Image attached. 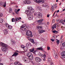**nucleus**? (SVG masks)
<instances>
[{
  "label": "nucleus",
  "instance_id": "obj_1",
  "mask_svg": "<svg viewBox=\"0 0 65 65\" xmlns=\"http://www.w3.org/2000/svg\"><path fill=\"white\" fill-rule=\"evenodd\" d=\"M0 44L2 46V51L6 52L8 48V46L3 43L1 42Z\"/></svg>",
  "mask_w": 65,
  "mask_h": 65
},
{
  "label": "nucleus",
  "instance_id": "obj_2",
  "mask_svg": "<svg viewBox=\"0 0 65 65\" xmlns=\"http://www.w3.org/2000/svg\"><path fill=\"white\" fill-rule=\"evenodd\" d=\"M29 9L30 10H26L25 11V12L27 14H29V15H31V14H32V13L34 12V9H33L32 7H29Z\"/></svg>",
  "mask_w": 65,
  "mask_h": 65
},
{
  "label": "nucleus",
  "instance_id": "obj_3",
  "mask_svg": "<svg viewBox=\"0 0 65 65\" xmlns=\"http://www.w3.org/2000/svg\"><path fill=\"white\" fill-rule=\"evenodd\" d=\"M26 34L28 37H32L33 36L32 34V32L29 30L27 31L26 32Z\"/></svg>",
  "mask_w": 65,
  "mask_h": 65
},
{
  "label": "nucleus",
  "instance_id": "obj_4",
  "mask_svg": "<svg viewBox=\"0 0 65 65\" xmlns=\"http://www.w3.org/2000/svg\"><path fill=\"white\" fill-rule=\"evenodd\" d=\"M35 2L36 3H38L39 4L40 3H44V1L43 0H35Z\"/></svg>",
  "mask_w": 65,
  "mask_h": 65
},
{
  "label": "nucleus",
  "instance_id": "obj_5",
  "mask_svg": "<svg viewBox=\"0 0 65 65\" xmlns=\"http://www.w3.org/2000/svg\"><path fill=\"white\" fill-rule=\"evenodd\" d=\"M35 60L37 62H40L41 61V59L39 57H36L35 58Z\"/></svg>",
  "mask_w": 65,
  "mask_h": 65
},
{
  "label": "nucleus",
  "instance_id": "obj_6",
  "mask_svg": "<svg viewBox=\"0 0 65 65\" xmlns=\"http://www.w3.org/2000/svg\"><path fill=\"white\" fill-rule=\"evenodd\" d=\"M24 4H30L31 3V2L30 1H26L23 2Z\"/></svg>",
  "mask_w": 65,
  "mask_h": 65
},
{
  "label": "nucleus",
  "instance_id": "obj_7",
  "mask_svg": "<svg viewBox=\"0 0 65 65\" xmlns=\"http://www.w3.org/2000/svg\"><path fill=\"white\" fill-rule=\"evenodd\" d=\"M27 15H29L30 16L28 18V20H32V19H33V15L31 14L30 15H29V14H27Z\"/></svg>",
  "mask_w": 65,
  "mask_h": 65
},
{
  "label": "nucleus",
  "instance_id": "obj_8",
  "mask_svg": "<svg viewBox=\"0 0 65 65\" xmlns=\"http://www.w3.org/2000/svg\"><path fill=\"white\" fill-rule=\"evenodd\" d=\"M61 56L63 58H65V51H63L61 53Z\"/></svg>",
  "mask_w": 65,
  "mask_h": 65
},
{
  "label": "nucleus",
  "instance_id": "obj_9",
  "mask_svg": "<svg viewBox=\"0 0 65 65\" xmlns=\"http://www.w3.org/2000/svg\"><path fill=\"white\" fill-rule=\"evenodd\" d=\"M27 57H28V58H29L30 57L32 56V54L31 53H28L27 54Z\"/></svg>",
  "mask_w": 65,
  "mask_h": 65
},
{
  "label": "nucleus",
  "instance_id": "obj_10",
  "mask_svg": "<svg viewBox=\"0 0 65 65\" xmlns=\"http://www.w3.org/2000/svg\"><path fill=\"white\" fill-rule=\"evenodd\" d=\"M4 32L5 35H6L8 34V30L7 29H6L4 30Z\"/></svg>",
  "mask_w": 65,
  "mask_h": 65
},
{
  "label": "nucleus",
  "instance_id": "obj_11",
  "mask_svg": "<svg viewBox=\"0 0 65 65\" xmlns=\"http://www.w3.org/2000/svg\"><path fill=\"white\" fill-rule=\"evenodd\" d=\"M38 55L39 56H41V57H42L43 56H44V57H46V56H45V55H43V54H41V53L40 52H39L38 54Z\"/></svg>",
  "mask_w": 65,
  "mask_h": 65
},
{
  "label": "nucleus",
  "instance_id": "obj_12",
  "mask_svg": "<svg viewBox=\"0 0 65 65\" xmlns=\"http://www.w3.org/2000/svg\"><path fill=\"white\" fill-rule=\"evenodd\" d=\"M19 53L17 52L14 53V54L12 55V56H15L16 57L18 55Z\"/></svg>",
  "mask_w": 65,
  "mask_h": 65
},
{
  "label": "nucleus",
  "instance_id": "obj_13",
  "mask_svg": "<svg viewBox=\"0 0 65 65\" xmlns=\"http://www.w3.org/2000/svg\"><path fill=\"white\" fill-rule=\"evenodd\" d=\"M54 54L55 55V56H54V58H58V56H57V52H55Z\"/></svg>",
  "mask_w": 65,
  "mask_h": 65
},
{
  "label": "nucleus",
  "instance_id": "obj_14",
  "mask_svg": "<svg viewBox=\"0 0 65 65\" xmlns=\"http://www.w3.org/2000/svg\"><path fill=\"white\" fill-rule=\"evenodd\" d=\"M29 40L32 43H33V44L35 43V42H34V41L33 39H30Z\"/></svg>",
  "mask_w": 65,
  "mask_h": 65
},
{
  "label": "nucleus",
  "instance_id": "obj_15",
  "mask_svg": "<svg viewBox=\"0 0 65 65\" xmlns=\"http://www.w3.org/2000/svg\"><path fill=\"white\" fill-rule=\"evenodd\" d=\"M38 16L39 17H42V14L40 12H39L38 14Z\"/></svg>",
  "mask_w": 65,
  "mask_h": 65
},
{
  "label": "nucleus",
  "instance_id": "obj_16",
  "mask_svg": "<svg viewBox=\"0 0 65 65\" xmlns=\"http://www.w3.org/2000/svg\"><path fill=\"white\" fill-rule=\"evenodd\" d=\"M29 51L30 52H33V51H34V48H32L31 49L29 50Z\"/></svg>",
  "mask_w": 65,
  "mask_h": 65
},
{
  "label": "nucleus",
  "instance_id": "obj_17",
  "mask_svg": "<svg viewBox=\"0 0 65 65\" xmlns=\"http://www.w3.org/2000/svg\"><path fill=\"white\" fill-rule=\"evenodd\" d=\"M3 3V7H6V2H4Z\"/></svg>",
  "mask_w": 65,
  "mask_h": 65
},
{
  "label": "nucleus",
  "instance_id": "obj_18",
  "mask_svg": "<svg viewBox=\"0 0 65 65\" xmlns=\"http://www.w3.org/2000/svg\"><path fill=\"white\" fill-rule=\"evenodd\" d=\"M43 21V19H40V20H38V22L39 23H41V22H42Z\"/></svg>",
  "mask_w": 65,
  "mask_h": 65
},
{
  "label": "nucleus",
  "instance_id": "obj_19",
  "mask_svg": "<svg viewBox=\"0 0 65 65\" xmlns=\"http://www.w3.org/2000/svg\"><path fill=\"white\" fill-rule=\"evenodd\" d=\"M7 28L9 29H12V27L11 26H9V25H8Z\"/></svg>",
  "mask_w": 65,
  "mask_h": 65
},
{
  "label": "nucleus",
  "instance_id": "obj_20",
  "mask_svg": "<svg viewBox=\"0 0 65 65\" xmlns=\"http://www.w3.org/2000/svg\"><path fill=\"white\" fill-rule=\"evenodd\" d=\"M37 29H39V30H41L42 28V27L41 26H37Z\"/></svg>",
  "mask_w": 65,
  "mask_h": 65
},
{
  "label": "nucleus",
  "instance_id": "obj_21",
  "mask_svg": "<svg viewBox=\"0 0 65 65\" xmlns=\"http://www.w3.org/2000/svg\"><path fill=\"white\" fill-rule=\"evenodd\" d=\"M11 42L12 44H15V42L14 41H11Z\"/></svg>",
  "mask_w": 65,
  "mask_h": 65
},
{
  "label": "nucleus",
  "instance_id": "obj_22",
  "mask_svg": "<svg viewBox=\"0 0 65 65\" xmlns=\"http://www.w3.org/2000/svg\"><path fill=\"white\" fill-rule=\"evenodd\" d=\"M37 50H41V51H43V48H42V47H38L37 48Z\"/></svg>",
  "mask_w": 65,
  "mask_h": 65
},
{
  "label": "nucleus",
  "instance_id": "obj_23",
  "mask_svg": "<svg viewBox=\"0 0 65 65\" xmlns=\"http://www.w3.org/2000/svg\"><path fill=\"white\" fill-rule=\"evenodd\" d=\"M45 32V30H40L39 31V32L40 33H43V32Z\"/></svg>",
  "mask_w": 65,
  "mask_h": 65
},
{
  "label": "nucleus",
  "instance_id": "obj_24",
  "mask_svg": "<svg viewBox=\"0 0 65 65\" xmlns=\"http://www.w3.org/2000/svg\"><path fill=\"white\" fill-rule=\"evenodd\" d=\"M14 11L15 13H16L17 14H18L19 13V12L17 11V9L15 10Z\"/></svg>",
  "mask_w": 65,
  "mask_h": 65
},
{
  "label": "nucleus",
  "instance_id": "obj_25",
  "mask_svg": "<svg viewBox=\"0 0 65 65\" xmlns=\"http://www.w3.org/2000/svg\"><path fill=\"white\" fill-rule=\"evenodd\" d=\"M30 60H32L33 59V55H32V56H30Z\"/></svg>",
  "mask_w": 65,
  "mask_h": 65
},
{
  "label": "nucleus",
  "instance_id": "obj_26",
  "mask_svg": "<svg viewBox=\"0 0 65 65\" xmlns=\"http://www.w3.org/2000/svg\"><path fill=\"white\" fill-rule=\"evenodd\" d=\"M20 20V19H19V18L18 17H16L15 18V21H19Z\"/></svg>",
  "mask_w": 65,
  "mask_h": 65
},
{
  "label": "nucleus",
  "instance_id": "obj_27",
  "mask_svg": "<svg viewBox=\"0 0 65 65\" xmlns=\"http://www.w3.org/2000/svg\"><path fill=\"white\" fill-rule=\"evenodd\" d=\"M12 11V9L11 8H10L9 9V13H11Z\"/></svg>",
  "mask_w": 65,
  "mask_h": 65
},
{
  "label": "nucleus",
  "instance_id": "obj_28",
  "mask_svg": "<svg viewBox=\"0 0 65 65\" xmlns=\"http://www.w3.org/2000/svg\"><path fill=\"white\" fill-rule=\"evenodd\" d=\"M19 63H20V62L18 61L17 62H15L14 64V65H17V64H19Z\"/></svg>",
  "mask_w": 65,
  "mask_h": 65
},
{
  "label": "nucleus",
  "instance_id": "obj_29",
  "mask_svg": "<svg viewBox=\"0 0 65 65\" xmlns=\"http://www.w3.org/2000/svg\"><path fill=\"white\" fill-rule=\"evenodd\" d=\"M5 26H6L7 27H8V25H8V23H5Z\"/></svg>",
  "mask_w": 65,
  "mask_h": 65
},
{
  "label": "nucleus",
  "instance_id": "obj_30",
  "mask_svg": "<svg viewBox=\"0 0 65 65\" xmlns=\"http://www.w3.org/2000/svg\"><path fill=\"white\" fill-rule=\"evenodd\" d=\"M26 27H27V26H26L25 25V26H24V27H23V26L21 27V29H24V28H26Z\"/></svg>",
  "mask_w": 65,
  "mask_h": 65
},
{
  "label": "nucleus",
  "instance_id": "obj_31",
  "mask_svg": "<svg viewBox=\"0 0 65 65\" xmlns=\"http://www.w3.org/2000/svg\"><path fill=\"white\" fill-rule=\"evenodd\" d=\"M62 45L63 47H65V42H64L62 44Z\"/></svg>",
  "mask_w": 65,
  "mask_h": 65
},
{
  "label": "nucleus",
  "instance_id": "obj_32",
  "mask_svg": "<svg viewBox=\"0 0 65 65\" xmlns=\"http://www.w3.org/2000/svg\"><path fill=\"white\" fill-rule=\"evenodd\" d=\"M48 61H49V62H52V59L51 58H49L48 59Z\"/></svg>",
  "mask_w": 65,
  "mask_h": 65
},
{
  "label": "nucleus",
  "instance_id": "obj_33",
  "mask_svg": "<svg viewBox=\"0 0 65 65\" xmlns=\"http://www.w3.org/2000/svg\"><path fill=\"white\" fill-rule=\"evenodd\" d=\"M25 30H27V27H26V28H24V29H22V30L23 31H25Z\"/></svg>",
  "mask_w": 65,
  "mask_h": 65
},
{
  "label": "nucleus",
  "instance_id": "obj_34",
  "mask_svg": "<svg viewBox=\"0 0 65 65\" xmlns=\"http://www.w3.org/2000/svg\"><path fill=\"white\" fill-rule=\"evenodd\" d=\"M63 22V20L62 19L60 21L59 23H62Z\"/></svg>",
  "mask_w": 65,
  "mask_h": 65
},
{
  "label": "nucleus",
  "instance_id": "obj_35",
  "mask_svg": "<svg viewBox=\"0 0 65 65\" xmlns=\"http://www.w3.org/2000/svg\"><path fill=\"white\" fill-rule=\"evenodd\" d=\"M14 20H15V19L13 18L12 19V22H15V21H14Z\"/></svg>",
  "mask_w": 65,
  "mask_h": 65
},
{
  "label": "nucleus",
  "instance_id": "obj_36",
  "mask_svg": "<svg viewBox=\"0 0 65 65\" xmlns=\"http://www.w3.org/2000/svg\"><path fill=\"white\" fill-rule=\"evenodd\" d=\"M56 25H57V24H55L53 25V26H54V28H56Z\"/></svg>",
  "mask_w": 65,
  "mask_h": 65
},
{
  "label": "nucleus",
  "instance_id": "obj_37",
  "mask_svg": "<svg viewBox=\"0 0 65 65\" xmlns=\"http://www.w3.org/2000/svg\"><path fill=\"white\" fill-rule=\"evenodd\" d=\"M47 5H46V4L45 5L43 4L42 5V6H43V7H46V6H47Z\"/></svg>",
  "mask_w": 65,
  "mask_h": 65
},
{
  "label": "nucleus",
  "instance_id": "obj_38",
  "mask_svg": "<svg viewBox=\"0 0 65 65\" xmlns=\"http://www.w3.org/2000/svg\"><path fill=\"white\" fill-rule=\"evenodd\" d=\"M3 3H0V6H3Z\"/></svg>",
  "mask_w": 65,
  "mask_h": 65
},
{
  "label": "nucleus",
  "instance_id": "obj_39",
  "mask_svg": "<svg viewBox=\"0 0 65 65\" xmlns=\"http://www.w3.org/2000/svg\"><path fill=\"white\" fill-rule=\"evenodd\" d=\"M57 43H58V44H59V43H60V41L59 40H57Z\"/></svg>",
  "mask_w": 65,
  "mask_h": 65
},
{
  "label": "nucleus",
  "instance_id": "obj_40",
  "mask_svg": "<svg viewBox=\"0 0 65 65\" xmlns=\"http://www.w3.org/2000/svg\"><path fill=\"white\" fill-rule=\"evenodd\" d=\"M21 47L22 48H25V47H24V45H21Z\"/></svg>",
  "mask_w": 65,
  "mask_h": 65
},
{
  "label": "nucleus",
  "instance_id": "obj_41",
  "mask_svg": "<svg viewBox=\"0 0 65 65\" xmlns=\"http://www.w3.org/2000/svg\"><path fill=\"white\" fill-rule=\"evenodd\" d=\"M51 40L52 41V42H54L55 41V39H51Z\"/></svg>",
  "mask_w": 65,
  "mask_h": 65
},
{
  "label": "nucleus",
  "instance_id": "obj_42",
  "mask_svg": "<svg viewBox=\"0 0 65 65\" xmlns=\"http://www.w3.org/2000/svg\"><path fill=\"white\" fill-rule=\"evenodd\" d=\"M3 22V20H0V23H2Z\"/></svg>",
  "mask_w": 65,
  "mask_h": 65
},
{
  "label": "nucleus",
  "instance_id": "obj_43",
  "mask_svg": "<svg viewBox=\"0 0 65 65\" xmlns=\"http://www.w3.org/2000/svg\"><path fill=\"white\" fill-rule=\"evenodd\" d=\"M37 8H38V9H40L41 7H40L38 6L37 7Z\"/></svg>",
  "mask_w": 65,
  "mask_h": 65
},
{
  "label": "nucleus",
  "instance_id": "obj_44",
  "mask_svg": "<svg viewBox=\"0 0 65 65\" xmlns=\"http://www.w3.org/2000/svg\"><path fill=\"white\" fill-rule=\"evenodd\" d=\"M56 5H57V4H54L52 6L54 7Z\"/></svg>",
  "mask_w": 65,
  "mask_h": 65
},
{
  "label": "nucleus",
  "instance_id": "obj_45",
  "mask_svg": "<svg viewBox=\"0 0 65 65\" xmlns=\"http://www.w3.org/2000/svg\"><path fill=\"white\" fill-rule=\"evenodd\" d=\"M3 16V14H2V13L0 14V17H2Z\"/></svg>",
  "mask_w": 65,
  "mask_h": 65
},
{
  "label": "nucleus",
  "instance_id": "obj_46",
  "mask_svg": "<svg viewBox=\"0 0 65 65\" xmlns=\"http://www.w3.org/2000/svg\"><path fill=\"white\" fill-rule=\"evenodd\" d=\"M52 38L53 39H55V37L54 36H53L52 37Z\"/></svg>",
  "mask_w": 65,
  "mask_h": 65
},
{
  "label": "nucleus",
  "instance_id": "obj_47",
  "mask_svg": "<svg viewBox=\"0 0 65 65\" xmlns=\"http://www.w3.org/2000/svg\"><path fill=\"white\" fill-rule=\"evenodd\" d=\"M56 30H54L53 31V33H56Z\"/></svg>",
  "mask_w": 65,
  "mask_h": 65
},
{
  "label": "nucleus",
  "instance_id": "obj_48",
  "mask_svg": "<svg viewBox=\"0 0 65 65\" xmlns=\"http://www.w3.org/2000/svg\"><path fill=\"white\" fill-rule=\"evenodd\" d=\"M52 23H55V20H52Z\"/></svg>",
  "mask_w": 65,
  "mask_h": 65
},
{
  "label": "nucleus",
  "instance_id": "obj_49",
  "mask_svg": "<svg viewBox=\"0 0 65 65\" xmlns=\"http://www.w3.org/2000/svg\"><path fill=\"white\" fill-rule=\"evenodd\" d=\"M34 52L35 53H37L38 52V51H34Z\"/></svg>",
  "mask_w": 65,
  "mask_h": 65
},
{
  "label": "nucleus",
  "instance_id": "obj_50",
  "mask_svg": "<svg viewBox=\"0 0 65 65\" xmlns=\"http://www.w3.org/2000/svg\"><path fill=\"white\" fill-rule=\"evenodd\" d=\"M51 65H54V63H53V62H51Z\"/></svg>",
  "mask_w": 65,
  "mask_h": 65
},
{
  "label": "nucleus",
  "instance_id": "obj_51",
  "mask_svg": "<svg viewBox=\"0 0 65 65\" xmlns=\"http://www.w3.org/2000/svg\"><path fill=\"white\" fill-rule=\"evenodd\" d=\"M54 7L52 6V9H54Z\"/></svg>",
  "mask_w": 65,
  "mask_h": 65
},
{
  "label": "nucleus",
  "instance_id": "obj_52",
  "mask_svg": "<svg viewBox=\"0 0 65 65\" xmlns=\"http://www.w3.org/2000/svg\"><path fill=\"white\" fill-rule=\"evenodd\" d=\"M50 47H47V50H50Z\"/></svg>",
  "mask_w": 65,
  "mask_h": 65
},
{
  "label": "nucleus",
  "instance_id": "obj_53",
  "mask_svg": "<svg viewBox=\"0 0 65 65\" xmlns=\"http://www.w3.org/2000/svg\"><path fill=\"white\" fill-rule=\"evenodd\" d=\"M59 20H56V22H59Z\"/></svg>",
  "mask_w": 65,
  "mask_h": 65
},
{
  "label": "nucleus",
  "instance_id": "obj_54",
  "mask_svg": "<svg viewBox=\"0 0 65 65\" xmlns=\"http://www.w3.org/2000/svg\"><path fill=\"white\" fill-rule=\"evenodd\" d=\"M54 9H52V12H54Z\"/></svg>",
  "mask_w": 65,
  "mask_h": 65
},
{
  "label": "nucleus",
  "instance_id": "obj_55",
  "mask_svg": "<svg viewBox=\"0 0 65 65\" xmlns=\"http://www.w3.org/2000/svg\"><path fill=\"white\" fill-rule=\"evenodd\" d=\"M20 10V9H18V10H17V11L18 12V11H19Z\"/></svg>",
  "mask_w": 65,
  "mask_h": 65
},
{
  "label": "nucleus",
  "instance_id": "obj_56",
  "mask_svg": "<svg viewBox=\"0 0 65 65\" xmlns=\"http://www.w3.org/2000/svg\"><path fill=\"white\" fill-rule=\"evenodd\" d=\"M52 30H54V26H53L52 27Z\"/></svg>",
  "mask_w": 65,
  "mask_h": 65
},
{
  "label": "nucleus",
  "instance_id": "obj_57",
  "mask_svg": "<svg viewBox=\"0 0 65 65\" xmlns=\"http://www.w3.org/2000/svg\"><path fill=\"white\" fill-rule=\"evenodd\" d=\"M59 12V10H57V11H56V12H57V13H58V12Z\"/></svg>",
  "mask_w": 65,
  "mask_h": 65
},
{
  "label": "nucleus",
  "instance_id": "obj_58",
  "mask_svg": "<svg viewBox=\"0 0 65 65\" xmlns=\"http://www.w3.org/2000/svg\"><path fill=\"white\" fill-rule=\"evenodd\" d=\"M0 65H3V64L2 63H0Z\"/></svg>",
  "mask_w": 65,
  "mask_h": 65
},
{
  "label": "nucleus",
  "instance_id": "obj_59",
  "mask_svg": "<svg viewBox=\"0 0 65 65\" xmlns=\"http://www.w3.org/2000/svg\"><path fill=\"white\" fill-rule=\"evenodd\" d=\"M1 61H2V59H1V58L0 57V62H1Z\"/></svg>",
  "mask_w": 65,
  "mask_h": 65
},
{
  "label": "nucleus",
  "instance_id": "obj_60",
  "mask_svg": "<svg viewBox=\"0 0 65 65\" xmlns=\"http://www.w3.org/2000/svg\"><path fill=\"white\" fill-rule=\"evenodd\" d=\"M49 17H50L49 15H47V18H49Z\"/></svg>",
  "mask_w": 65,
  "mask_h": 65
},
{
  "label": "nucleus",
  "instance_id": "obj_61",
  "mask_svg": "<svg viewBox=\"0 0 65 65\" xmlns=\"http://www.w3.org/2000/svg\"><path fill=\"white\" fill-rule=\"evenodd\" d=\"M10 65H13V63H11L10 64Z\"/></svg>",
  "mask_w": 65,
  "mask_h": 65
},
{
  "label": "nucleus",
  "instance_id": "obj_62",
  "mask_svg": "<svg viewBox=\"0 0 65 65\" xmlns=\"http://www.w3.org/2000/svg\"><path fill=\"white\" fill-rule=\"evenodd\" d=\"M43 60L44 61H45V57H44V58L43 59Z\"/></svg>",
  "mask_w": 65,
  "mask_h": 65
},
{
  "label": "nucleus",
  "instance_id": "obj_63",
  "mask_svg": "<svg viewBox=\"0 0 65 65\" xmlns=\"http://www.w3.org/2000/svg\"><path fill=\"white\" fill-rule=\"evenodd\" d=\"M49 24H50V23H49V22H47V24L48 25H49Z\"/></svg>",
  "mask_w": 65,
  "mask_h": 65
},
{
  "label": "nucleus",
  "instance_id": "obj_64",
  "mask_svg": "<svg viewBox=\"0 0 65 65\" xmlns=\"http://www.w3.org/2000/svg\"><path fill=\"white\" fill-rule=\"evenodd\" d=\"M18 65H22L21 64H19Z\"/></svg>",
  "mask_w": 65,
  "mask_h": 65
}]
</instances>
